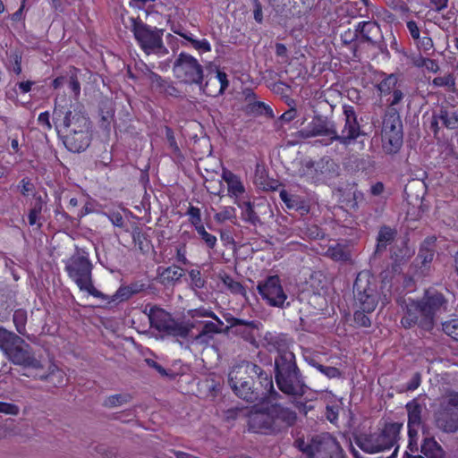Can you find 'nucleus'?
I'll return each instance as SVG.
<instances>
[{
  "label": "nucleus",
  "instance_id": "a878e982",
  "mask_svg": "<svg viewBox=\"0 0 458 458\" xmlns=\"http://www.w3.org/2000/svg\"><path fill=\"white\" fill-rule=\"evenodd\" d=\"M33 377L42 381L54 383L55 386H61L64 382V372L55 364L49 365L47 372L37 371Z\"/></svg>",
  "mask_w": 458,
  "mask_h": 458
},
{
  "label": "nucleus",
  "instance_id": "774afa93",
  "mask_svg": "<svg viewBox=\"0 0 458 458\" xmlns=\"http://www.w3.org/2000/svg\"><path fill=\"white\" fill-rule=\"evenodd\" d=\"M49 117H50L49 113L47 111V112L41 113L38 118V123L41 124L42 126H44L47 130H51V128H52Z\"/></svg>",
  "mask_w": 458,
  "mask_h": 458
},
{
  "label": "nucleus",
  "instance_id": "393cba45",
  "mask_svg": "<svg viewBox=\"0 0 458 458\" xmlns=\"http://www.w3.org/2000/svg\"><path fill=\"white\" fill-rule=\"evenodd\" d=\"M159 281L164 285L174 284L183 276V269L177 266H171L165 268L157 269Z\"/></svg>",
  "mask_w": 458,
  "mask_h": 458
},
{
  "label": "nucleus",
  "instance_id": "72a5a7b5",
  "mask_svg": "<svg viewBox=\"0 0 458 458\" xmlns=\"http://www.w3.org/2000/svg\"><path fill=\"white\" fill-rule=\"evenodd\" d=\"M421 453L426 458H445V452L433 438H426L421 445Z\"/></svg>",
  "mask_w": 458,
  "mask_h": 458
},
{
  "label": "nucleus",
  "instance_id": "1a4fd4ad",
  "mask_svg": "<svg viewBox=\"0 0 458 458\" xmlns=\"http://www.w3.org/2000/svg\"><path fill=\"white\" fill-rule=\"evenodd\" d=\"M144 312L148 317L151 327L168 335L186 338L194 327L193 323L177 321L170 313L157 306H153L148 312Z\"/></svg>",
  "mask_w": 458,
  "mask_h": 458
},
{
  "label": "nucleus",
  "instance_id": "13d9d810",
  "mask_svg": "<svg viewBox=\"0 0 458 458\" xmlns=\"http://www.w3.org/2000/svg\"><path fill=\"white\" fill-rule=\"evenodd\" d=\"M408 31L411 37V38L416 41L420 39V30L415 21H409L406 23Z\"/></svg>",
  "mask_w": 458,
  "mask_h": 458
},
{
  "label": "nucleus",
  "instance_id": "c03bdc74",
  "mask_svg": "<svg viewBox=\"0 0 458 458\" xmlns=\"http://www.w3.org/2000/svg\"><path fill=\"white\" fill-rule=\"evenodd\" d=\"M443 331L455 341H458V319H452L442 324Z\"/></svg>",
  "mask_w": 458,
  "mask_h": 458
},
{
  "label": "nucleus",
  "instance_id": "c85d7f7f",
  "mask_svg": "<svg viewBox=\"0 0 458 458\" xmlns=\"http://www.w3.org/2000/svg\"><path fill=\"white\" fill-rule=\"evenodd\" d=\"M435 241L433 237L427 238L420 245L417 260L425 267L432 262L435 255Z\"/></svg>",
  "mask_w": 458,
  "mask_h": 458
},
{
  "label": "nucleus",
  "instance_id": "79ce46f5",
  "mask_svg": "<svg viewBox=\"0 0 458 458\" xmlns=\"http://www.w3.org/2000/svg\"><path fill=\"white\" fill-rule=\"evenodd\" d=\"M396 84L397 77L394 74H390L380 81L377 85V89L381 94H389L392 90L395 89Z\"/></svg>",
  "mask_w": 458,
  "mask_h": 458
},
{
  "label": "nucleus",
  "instance_id": "dca6fc26",
  "mask_svg": "<svg viewBox=\"0 0 458 458\" xmlns=\"http://www.w3.org/2000/svg\"><path fill=\"white\" fill-rule=\"evenodd\" d=\"M420 300L422 301L428 313L426 314L425 321H429L434 327L437 314L446 312L448 310V301L443 293L431 289L426 290Z\"/></svg>",
  "mask_w": 458,
  "mask_h": 458
},
{
  "label": "nucleus",
  "instance_id": "4468645a",
  "mask_svg": "<svg viewBox=\"0 0 458 458\" xmlns=\"http://www.w3.org/2000/svg\"><path fill=\"white\" fill-rule=\"evenodd\" d=\"M262 299L271 307L283 308L287 295L277 276H270L259 282L257 286Z\"/></svg>",
  "mask_w": 458,
  "mask_h": 458
},
{
  "label": "nucleus",
  "instance_id": "c756f323",
  "mask_svg": "<svg viewBox=\"0 0 458 458\" xmlns=\"http://www.w3.org/2000/svg\"><path fill=\"white\" fill-rule=\"evenodd\" d=\"M335 164L329 157H324L320 159L318 162L308 161L305 165L299 170L301 176H309L313 177L315 173L320 172L324 173L323 169L325 166H333Z\"/></svg>",
  "mask_w": 458,
  "mask_h": 458
},
{
  "label": "nucleus",
  "instance_id": "4c0bfd02",
  "mask_svg": "<svg viewBox=\"0 0 458 458\" xmlns=\"http://www.w3.org/2000/svg\"><path fill=\"white\" fill-rule=\"evenodd\" d=\"M432 84L435 87L445 88L449 92H456L455 77L453 73H446L444 76H438L434 78L432 81Z\"/></svg>",
  "mask_w": 458,
  "mask_h": 458
},
{
  "label": "nucleus",
  "instance_id": "5701e85b",
  "mask_svg": "<svg viewBox=\"0 0 458 458\" xmlns=\"http://www.w3.org/2000/svg\"><path fill=\"white\" fill-rule=\"evenodd\" d=\"M245 96L246 105L244 106V112L250 115H262L267 114L273 116L271 108L264 102L257 101L255 93L247 89L243 92Z\"/></svg>",
  "mask_w": 458,
  "mask_h": 458
},
{
  "label": "nucleus",
  "instance_id": "49530a36",
  "mask_svg": "<svg viewBox=\"0 0 458 458\" xmlns=\"http://www.w3.org/2000/svg\"><path fill=\"white\" fill-rule=\"evenodd\" d=\"M312 365L322 374L327 376L328 378H335L341 376L340 370L335 367H327L321 365L318 362H313Z\"/></svg>",
  "mask_w": 458,
  "mask_h": 458
},
{
  "label": "nucleus",
  "instance_id": "0eeeda50",
  "mask_svg": "<svg viewBox=\"0 0 458 458\" xmlns=\"http://www.w3.org/2000/svg\"><path fill=\"white\" fill-rule=\"evenodd\" d=\"M65 270L81 291H85L94 297L105 299V295L92 284V264L86 256L80 253L72 255L66 262Z\"/></svg>",
  "mask_w": 458,
  "mask_h": 458
},
{
  "label": "nucleus",
  "instance_id": "2f4dec72",
  "mask_svg": "<svg viewBox=\"0 0 458 458\" xmlns=\"http://www.w3.org/2000/svg\"><path fill=\"white\" fill-rule=\"evenodd\" d=\"M223 180L227 183L228 191L234 197H238L244 193L245 188L240 178L233 173L225 170L222 174Z\"/></svg>",
  "mask_w": 458,
  "mask_h": 458
},
{
  "label": "nucleus",
  "instance_id": "0e129e2a",
  "mask_svg": "<svg viewBox=\"0 0 458 458\" xmlns=\"http://www.w3.org/2000/svg\"><path fill=\"white\" fill-rule=\"evenodd\" d=\"M253 3L254 10V19L257 22L261 23L263 21V14H262V5L259 0H251Z\"/></svg>",
  "mask_w": 458,
  "mask_h": 458
},
{
  "label": "nucleus",
  "instance_id": "6e6d98bb",
  "mask_svg": "<svg viewBox=\"0 0 458 458\" xmlns=\"http://www.w3.org/2000/svg\"><path fill=\"white\" fill-rule=\"evenodd\" d=\"M208 335H214L215 334L224 333V330L220 329L218 325L215 324L212 321L204 322L203 327L201 329Z\"/></svg>",
  "mask_w": 458,
  "mask_h": 458
},
{
  "label": "nucleus",
  "instance_id": "20e7f679",
  "mask_svg": "<svg viewBox=\"0 0 458 458\" xmlns=\"http://www.w3.org/2000/svg\"><path fill=\"white\" fill-rule=\"evenodd\" d=\"M53 122L58 133L62 134L90 125L81 106L77 103L68 105L64 96L55 99Z\"/></svg>",
  "mask_w": 458,
  "mask_h": 458
},
{
  "label": "nucleus",
  "instance_id": "a18cd8bd",
  "mask_svg": "<svg viewBox=\"0 0 458 458\" xmlns=\"http://www.w3.org/2000/svg\"><path fill=\"white\" fill-rule=\"evenodd\" d=\"M214 218L217 223L220 224L228 220H232L235 218V209L233 207H225L221 211L215 215Z\"/></svg>",
  "mask_w": 458,
  "mask_h": 458
},
{
  "label": "nucleus",
  "instance_id": "e2e57ef3",
  "mask_svg": "<svg viewBox=\"0 0 458 458\" xmlns=\"http://www.w3.org/2000/svg\"><path fill=\"white\" fill-rule=\"evenodd\" d=\"M421 382V377L420 373L413 374L412 377L406 384L405 390L406 391H413L417 389Z\"/></svg>",
  "mask_w": 458,
  "mask_h": 458
},
{
  "label": "nucleus",
  "instance_id": "5fc2aeb1",
  "mask_svg": "<svg viewBox=\"0 0 458 458\" xmlns=\"http://www.w3.org/2000/svg\"><path fill=\"white\" fill-rule=\"evenodd\" d=\"M212 339V335H208V334L201 330L198 335L192 337V343L207 346L209 344Z\"/></svg>",
  "mask_w": 458,
  "mask_h": 458
},
{
  "label": "nucleus",
  "instance_id": "de8ad7c7",
  "mask_svg": "<svg viewBox=\"0 0 458 458\" xmlns=\"http://www.w3.org/2000/svg\"><path fill=\"white\" fill-rule=\"evenodd\" d=\"M415 44L419 50L423 51L426 54L434 47L433 40L428 36L420 37V39H417Z\"/></svg>",
  "mask_w": 458,
  "mask_h": 458
},
{
  "label": "nucleus",
  "instance_id": "6e6552de",
  "mask_svg": "<svg viewBox=\"0 0 458 458\" xmlns=\"http://www.w3.org/2000/svg\"><path fill=\"white\" fill-rule=\"evenodd\" d=\"M436 426L445 433L458 432V392L446 391L434 413Z\"/></svg>",
  "mask_w": 458,
  "mask_h": 458
},
{
  "label": "nucleus",
  "instance_id": "09e8293b",
  "mask_svg": "<svg viewBox=\"0 0 458 458\" xmlns=\"http://www.w3.org/2000/svg\"><path fill=\"white\" fill-rule=\"evenodd\" d=\"M0 413L10 416H17L20 413V407L13 403L0 401Z\"/></svg>",
  "mask_w": 458,
  "mask_h": 458
},
{
  "label": "nucleus",
  "instance_id": "e433bc0d",
  "mask_svg": "<svg viewBox=\"0 0 458 458\" xmlns=\"http://www.w3.org/2000/svg\"><path fill=\"white\" fill-rule=\"evenodd\" d=\"M131 400V396L129 394H116L107 396L104 400L103 405L109 409L118 408L128 403Z\"/></svg>",
  "mask_w": 458,
  "mask_h": 458
},
{
  "label": "nucleus",
  "instance_id": "9d476101",
  "mask_svg": "<svg viewBox=\"0 0 458 458\" xmlns=\"http://www.w3.org/2000/svg\"><path fill=\"white\" fill-rule=\"evenodd\" d=\"M353 294L360 310L372 312L378 302L376 278L368 271L360 272L353 284Z\"/></svg>",
  "mask_w": 458,
  "mask_h": 458
},
{
  "label": "nucleus",
  "instance_id": "f03ea898",
  "mask_svg": "<svg viewBox=\"0 0 458 458\" xmlns=\"http://www.w3.org/2000/svg\"><path fill=\"white\" fill-rule=\"evenodd\" d=\"M0 350L14 365L37 371L44 369L42 361L36 357L32 347L18 335L0 326Z\"/></svg>",
  "mask_w": 458,
  "mask_h": 458
},
{
  "label": "nucleus",
  "instance_id": "f257e3e1",
  "mask_svg": "<svg viewBox=\"0 0 458 458\" xmlns=\"http://www.w3.org/2000/svg\"><path fill=\"white\" fill-rule=\"evenodd\" d=\"M265 339L269 344L278 349V355L275 360L276 383L284 394L292 397H301L306 393L307 386L302 379L300 369L295 361L293 352L283 349L285 339L283 335H266Z\"/></svg>",
  "mask_w": 458,
  "mask_h": 458
},
{
  "label": "nucleus",
  "instance_id": "aec40b11",
  "mask_svg": "<svg viewBox=\"0 0 458 458\" xmlns=\"http://www.w3.org/2000/svg\"><path fill=\"white\" fill-rule=\"evenodd\" d=\"M269 411H271L273 420L275 421L274 428L276 433L292 427L297 420L295 411L280 404H271Z\"/></svg>",
  "mask_w": 458,
  "mask_h": 458
},
{
  "label": "nucleus",
  "instance_id": "7c9ffc66",
  "mask_svg": "<svg viewBox=\"0 0 458 458\" xmlns=\"http://www.w3.org/2000/svg\"><path fill=\"white\" fill-rule=\"evenodd\" d=\"M437 118L449 130L458 129V110L441 106L437 110Z\"/></svg>",
  "mask_w": 458,
  "mask_h": 458
},
{
  "label": "nucleus",
  "instance_id": "58836bf2",
  "mask_svg": "<svg viewBox=\"0 0 458 458\" xmlns=\"http://www.w3.org/2000/svg\"><path fill=\"white\" fill-rule=\"evenodd\" d=\"M143 73H144L145 77L149 81V82L151 83V86L153 88H156L157 89H159L160 91H165V92L170 93V91L166 88V86H167L166 81H165L161 78V76H159L158 74H157L156 72H154L150 69H148L146 65H145V70L143 71Z\"/></svg>",
  "mask_w": 458,
  "mask_h": 458
},
{
  "label": "nucleus",
  "instance_id": "338daca9",
  "mask_svg": "<svg viewBox=\"0 0 458 458\" xmlns=\"http://www.w3.org/2000/svg\"><path fill=\"white\" fill-rule=\"evenodd\" d=\"M12 57L13 59L12 71L16 74H20L21 72V55L15 52L13 54Z\"/></svg>",
  "mask_w": 458,
  "mask_h": 458
},
{
  "label": "nucleus",
  "instance_id": "bb28decb",
  "mask_svg": "<svg viewBox=\"0 0 458 458\" xmlns=\"http://www.w3.org/2000/svg\"><path fill=\"white\" fill-rule=\"evenodd\" d=\"M361 38L374 47H379L377 38L381 37V30L376 21H367L361 26Z\"/></svg>",
  "mask_w": 458,
  "mask_h": 458
},
{
  "label": "nucleus",
  "instance_id": "f704fd0d",
  "mask_svg": "<svg viewBox=\"0 0 458 458\" xmlns=\"http://www.w3.org/2000/svg\"><path fill=\"white\" fill-rule=\"evenodd\" d=\"M238 207L242 209V217L244 221L256 226L261 225V221L256 211L253 203L250 201H242L238 203Z\"/></svg>",
  "mask_w": 458,
  "mask_h": 458
},
{
  "label": "nucleus",
  "instance_id": "052dcab7",
  "mask_svg": "<svg viewBox=\"0 0 458 458\" xmlns=\"http://www.w3.org/2000/svg\"><path fill=\"white\" fill-rule=\"evenodd\" d=\"M216 79L220 83V89L218 90V94H223L224 91L227 89L229 86V81L227 80V75L225 72L217 71Z\"/></svg>",
  "mask_w": 458,
  "mask_h": 458
},
{
  "label": "nucleus",
  "instance_id": "680f3d73",
  "mask_svg": "<svg viewBox=\"0 0 458 458\" xmlns=\"http://www.w3.org/2000/svg\"><path fill=\"white\" fill-rule=\"evenodd\" d=\"M18 188L21 189V193L23 196H28L34 190V184L29 179L24 178L20 182Z\"/></svg>",
  "mask_w": 458,
  "mask_h": 458
},
{
  "label": "nucleus",
  "instance_id": "423d86ee",
  "mask_svg": "<svg viewBox=\"0 0 458 458\" xmlns=\"http://www.w3.org/2000/svg\"><path fill=\"white\" fill-rule=\"evenodd\" d=\"M131 30L140 48L147 55H165L168 53L163 43L164 30L151 27L140 20L131 19Z\"/></svg>",
  "mask_w": 458,
  "mask_h": 458
},
{
  "label": "nucleus",
  "instance_id": "cd10ccee",
  "mask_svg": "<svg viewBox=\"0 0 458 458\" xmlns=\"http://www.w3.org/2000/svg\"><path fill=\"white\" fill-rule=\"evenodd\" d=\"M326 255L335 261H350L352 259L351 248L344 243H335L329 246Z\"/></svg>",
  "mask_w": 458,
  "mask_h": 458
},
{
  "label": "nucleus",
  "instance_id": "39448f33",
  "mask_svg": "<svg viewBox=\"0 0 458 458\" xmlns=\"http://www.w3.org/2000/svg\"><path fill=\"white\" fill-rule=\"evenodd\" d=\"M402 424H386L378 434H360L354 437L355 444L364 452L374 454L394 446L399 438Z\"/></svg>",
  "mask_w": 458,
  "mask_h": 458
},
{
  "label": "nucleus",
  "instance_id": "69168bd1",
  "mask_svg": "<svg viewBox=\"0 0 458 458\" xmlns=\"http://www.w3.org/2000/svg\"><path fill=\"white\" fill-rule=\"evenodd\" d=\"M343 111L345 117V121H357V115L353 106L344 105L343 106Z\"/></svg>",
  "mask_w": 458,
  "mask_h": 458
},
{
  "label": "nucleus",
  "instance_id": "864d4df0",
  "mask_svg": "<svg viewBox=\"0 0 458 458\" xmlns=\"http://www.w3.org/2000/svg\"><path fill=\"white\" fill-rule=\"evenodd\" d=\"M394 233L389 227H383L380 229L377 236V242H390L394 239Z\"/></svg>",
  "mask_w": 458,
  "mask_h": 458
},
{
  "label": "nucleus",
  "instance_id": "8fccbe9b",
  "mask_svg": "<svg viewBox=\"0 0 458 458\" xmlns=\"http://www.w3.org/2000/svg\"><path fill=\"white\" fill-rule=\"evenodd\" d=\"M189 276L191 281V286L194 289H201L205 285V280L202 278L200 271L192 269L189 272Z\"/></svg>",
  "mask_w": 458,
  "mask_h": 458
},
{
  "label": "nucleus",
  "instance_id": "6ab92c4d",
  "mask_svg": "<svg viewBox=\"0 0 458 458\" xmlns=\"http://www.w3.org/2000/svg\"><path fill=\"white\" fill-rule=\"evenodd\" d=\"M65 147L72 152L85 150L90 144V125L63 134Z\"/></svg>",
  "mask_w": 458,
  "mask_h": 458
},
{
  "label": "nucleus",
  "instance_id": "9b49d317",
  "mask_svg": "<svg viewBox=\"0 0 458 458\" xmlns=\"http://www.w3.org/2000/svg\"><path fill=\"white\" fill-rule=\"evenodd\" d=\"M383 148L387 154L397 153L403 141V123L399 113L394 108L388 109L382 123Z\"/></svg>",
  "mask_w": 458,
  "mask_h": 458
},
{
  "label": "nucleus",
  "instance_id": "a211bd4d",
  "mask_svg": "<svg viewBox=\"0 0 458 458\" xmlns=\"http://www.w3.org/2000/svg\"><path fill=\"white\" fill-rule=\"evenodd\" d=\"M249 428L256 433L262 434H274L276 430L274 428L275 421L267 407L265 411L257 410L250 411L248 417Z\"/></svg>",
  "mask_w": 458,
  "mask_h": 458
},
{
  "label": "nucleus",
  "instance_id": "473e14b6",
  "mask_svg": "<svg viewBox=\"0 0 458 458\" xmlns=\"http://www.w3.org/2000/svg\"><path fill=\"white\" fill-rule=\"evenodd\" d=\"M34 202L32 203V207L30 209L28 218L30 225H37L38 229H40L42 226V223L38 222L40 219V214L42 212L43 207L45 205V200L43 199L41 195L33 194Z\"/></svg>",
  "mask_w": 458,
  "mask_h": 458
},
{
  "label": "nucleus",
  "instance_id": "4d7b16f0",
  "mask_svg": "<svg viewBox=\"0 0 458 458\" xmlns=\"http://www.w3.org/2000/svg\"><path fill=\"white\" fill-rule=\"evenodd\" d=\"M189 42L191 44V46L194 48H196L198 50H201L204 52H208L211 50L210 44L208 43V41L207 39L197 40L194 38H189Z\"/></svg>",
  "mask_w": 458,
  "mask_h": 458
},
{
  "label": "nucleus",
  "instance_id": "f8f14e48",
  "mask_svg": "<svg viewBox=\"0 0 458 458\" xmlns=\"http://www.w3.org/2000/svg\"><path fill=\"white\" fill-rule=\"evenodd\" d=\"M174 76L184 83L200 85L203 80V69L193 56L181 53L174 61Z\"/></svg>",
  "mask_w": 458,
  "mask_h": 458
},
{
  "label": "nucleus",
  "instance_id": "2eb2a0df",
  "mask_svg": "<svg viewBox=\"0 0 458 458\" xmlns=\"http://www.w3.org/2000/svg\"><path fill=\"white\" fill-rule=\"evenodd\" d=\"M427 310L421 300H409L404 306V315L401 319L403 327L411 328L418 326L420 328L430 331L433 329L432 324L426 322Z\"/></svg>",
  "mask_w": 458,
  "mask_h": 458
},
{
  "label": "nucleus",
  "instance_id": "603ef678",
  "mask_svg": "<svg viewBox=\"0 0 458 458\" xmlns=\"http://www.w3.org/2000/svg\"><path fill=\"white\" fill-rule=\"evenodd\" d=\"M187 214L190 216L191 223L197 227V225H200L201 216H200V209L199 208L191 206L188 209Z\"/></svg>",
  "mask_w": 458,
  "mask_h": 458
},
{
  "label": "nucleus",
  "instance_id": "37998d69",
  "mask_svg": "<svg viewBox=\"0 0 458 458\" xmlns=\"http://www.w3.org/2000/svg\"><path fill=\"white\" fill-rule=\"evenodd\" d=\"M196 231L208 248L213 249L216 246V237L208 233L202 225H197Z\"/></svg>",
  "mask_w": 458,
  "mask_h": 458
},
{
  "label": "nucleus",
  "instance_id": "bf43d9fd",
  "mask_svg": "<svg viewBox=\"0 0 458 458\" xmlns=\"http://www.w3.org/2000/svg\"><path fill=\"white\" fill-rule=\"evenodd\" d=\"M165 137H166L169 148L173 150V152L178 153L180 151V149L176 143L174 132L168 127L165 128Z\"/></svg>",
  "mask_w": 458,
  "mask_h": 458
},
{
  "label": "nucleus",
  "instance_id": "412c9836",
  "mask_svg": "<svg viewBox=\"0 0 458 458\" xmlns=\"http://www.w3.org/2000/svg\"><path fill=\"white\" fill-rule=\"evenodd\" d=\"M363 134L358 121H345L340 134L335 128V141L347 147Z\"/></svg>",
  "mask_w": 458,
  "mask_h": 458
},
{
  "label": "nucleus",
  "instance_id": "4be33fe9",
  "mask_svg": "<svg viewBox=\"0 0 458 458\" xmlns=\"http://www.w3.org/2000/svg\"><path fill=\"white\" fill-rule=\"evenodd\" d=\"M257 372L252 373L254 377H257L260 386L264 388L265 392H260V400H267L268 403L278 400L281 395L274 389L272 377L265 372L259 365L256 364Z\"/></svg>",
  "mask_w": 458,
  "mask_h": 458
},
{
  "label": "nucleus",
  "instance_id": "a19ab883",
  "mask_svg": "<svg viewBox=\"0 0 458 458\" xmlns=\"http://www.w3.org/2000/svg\"><path fill=\"white\" fill-rule=\"evenodd\" d=\"M280 198L290 209H304L305 211H308V209L302 205L301 201H300L296 196L290 195L284 190L281 191Z\"/></svg>",
  "mask_w": 458,
  "mask_h": 458
},
{
  "label": "nucleus",
  "instance_id": "ea45409f",
  "mask_svg": "<svg viewBox=\"0 0 458 458\" xmlns=\"http://www.w3.org/2000/svg\"><path fill=\"white\" fill-rule=\"evenodd\" d=\"M13 321L17 332L21 335H26L27 312L24 310H17L13 316Z\"/></svg>",
  "mask_w": 458,
  "mask_h": 458
},
{
  "label": "nucleus",
  "instance_id": "f3484780",
  "mask_svg": "<svg viewBox=\"0 0 458 458\" xmlns=\"http://www.w3.org/2000/svg\"><path fill=\"white\" fill-rule=\"evenodd\" d=\"M230 326L224 329V333H227L230 329L235 335L241 336L246 342H249L255 347H258V342L256 340V333L259 331V322L256 321H246L243 319L230 318L226 319Z\"/></svg>",
  "mask_w": 458,
  "mask_h": 458
},
{
  "label": "nucleus",
  "instance_id": "3c124183",
  "mask_svg": "<svg viewBox=\"0 0 458 458\" xmlns=\"http://www.w3.org/2000/svg\"><path fill=\"white\" fill-rule=\"evenodd\" d=\"M367 311L363 310H357L354 313V322L359 327H369L371 325L369 318L366 315Z\"/></svg>",
  "mask_w": 458,
  "mask_h": 458
},
{
  "label": "nucleus",
  "instance_id": "ddd939ff",
  "mask_svg": "<svg viewBox=\"0 0 458 458\" xmlns=\"http://www.w3.org/2000/svg\"><path fill=\"white\" fill-rule=\"evenodd\" d=\"M299 135L303 139L323 137L328 145L335 141V123L327 116L316 114L305 128L299 131Z\"/></svg>",
  "mask_w": 458,
  "mask_h": 458
},
{
  "label": "nucleus",
  "instance_id": "7ed1b4c3",
  "mask_svg": "<svg viewBox=\"0 0 458 458\" xmlns=\"http://www.w3.org/2000/svg\"><path fill=\"white\" fill-rule=\"evenodd\" d=\"M257 372L256 364L243 360L234 365L228 374V383L235 395L247 403L260 401L261 394L255 386L252 373Z\"/></svg>",
  "mask_w": 458,
  "mask_h": 458
},
{
  "label": "nucleus",
  "instance_id": "c9c22d12",
  "mask_svg": "<svg viewBox=\"0 0 458 458\" xmlns=\"http://www.w3.org/2000/svg\"><path fill=\"white\" fill-rule=\"evenodd\" d=\"M218 277L232 293L246 296V290L240 282L234 281L226 273L219 274Z\"/></svg>",
  "mask_w": 458,
  "mask_h": 458
},
{
  "label": "nucleus",
  "instance_id": "b1692460",
  "mask_svg": "<svg viewBox=\"0 0 458 458\" xmlns=\"http://www.w3.org/2000/svg\"><path fill=\"white\" fill-rule=\"evenodd\" d=\"M406 410L408 412L409 436L410 437H412L417 435L421 425V413L423 407L416 400H412L406 404Z\"/></svg>",
  "mask_w": 458,
  "mask_h": 458
}]
</instances>
